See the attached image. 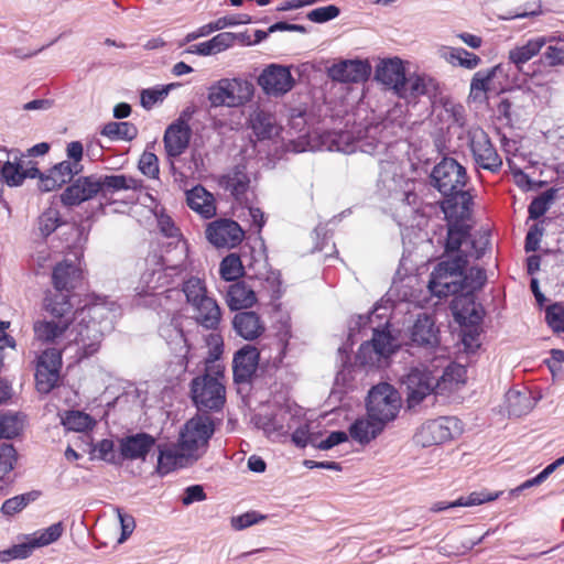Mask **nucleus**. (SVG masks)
<instances>
[{"label":"nucleus","mask_w":564,"mask_h":564,"mask_svg":"<svg viewBox=\"0 0 564 564\" xmlns=\"http://www.w3.org/2000/svg\"><path fill=\"white\" fill-rule=\"evenodd\" d=\"M438 334L433 316L425 313L417 315L409 329L411 346L424 349L426 361L433 357V362H438L436 367H442L445 364L446 348L440 346Z\"/></svg>","instance_id":"8"},{"label":"nucleus","mask_w":564,"mask_h":564,"mask_svg":"<svg viewBox=\"0 0 564 564\" xmlns=\"http://www.w3.org/2000/svg\"><path fill=\"white\" fill-rule=\"evenodd\" d=\"M257 301L252 288L245 282H237L229 285L226 293V302L231 311L251 307Z\"/></svg>","instance_id":"37"},{"label":"nucleus","mask_w":564,"mask_h":564,"mask_svg":"<svg viewBox=\"0 0 564 564\" xmlns=\"http://www.w3.org/2000/svg\"><path fill=\"white\" fill-rule=\"evenodd\" d=\"M155 438L147 433H137L122 437L119 442L120 456L126 460H145L154 448Z\"/></svg>","instance_id":"24"},{"label":"nucleus","mask_w":564,"mask_h":564,"mask_svg":"<svg viewBox=\"0 0 564 564\" xmlns=\"http://www.w3.org/2000/svg\"><path fill=\"white\" fill-rule=\"evenodd\" d=\"M206 344L209 349V356L206 359V370H209L210 367L208 365L218 360L223 354V337L218 333H212L206 337Z\"/></svg>","instance_id":"57"},{"label":"nucleus","mask_w":564,"mask_h":564,"mask_svg":"<svg viewBox=\"0 0 564 564\" xmlns=\"http://www.w3.org/2000/svg\"><path fill=\"white\" fill-rule=\"evenodd\" d=\"M64 527L62 522L53 523L46 529L39 530L32 534H29L35 549L50 545L56 542L63 534Z\"/></svg>","instance_id":"48"},{"label":"nucleus","mask_w":564,"mask_h":564,"mask_svg":"<svg viewBox=\"0 0 564 564\" xmlns=\"http://www.w3.org/2000/svg\"><path fill=\"white\" fill-rule=\"evenodd\" d=\"M100 193L99 178L95 175L77 178L61 195L65 206H77Z\"/></svg>","instance_id":"22"},{"label":"nucleus","mask_w":564,"mask_h":564,"mask_svg":"<svg viewBox=\"0 0 564 564\" xmlns=\"http://www.w3.org/2000/svg\"><path fill=\"white\" fill-rule=\"evenodd\" d=\"M25 541L15 545H12L11 547L0 551V562H9L11 560H24L28 558L33 551L35 550V546L30 538V535L24 536Z\"/></svg>","instance_id":"50"},{"label":"nucleus","mask_w":564,"mask_h":564,"mask_svg":"<svg viewBox=\"0 0 564 564\" xmlns=\"http://www.w3.org/2000/svg\"><path fill=\"white\" fill-rule=\"evenodd\" d=\"M94 453L97 458L107 463H116L115 444L111 440L105 438L94 446Z\"/></svg>","instance_id":"62"},{"label":"nucleus","mask_w":564,"mask_h":564,"mask_svg":"<svg viewBox=\"0 0 564 564\" xmlns=\"http://www.w3.org/2000/svg\"><path fill=\"white\" fill-rule=\"evenodd\" d=\"M160 231L167 238L172 239L170 245H173V256L176 260L186 262L187 259V243L182 239L180 229L175 226L170 216L161 215L158 219Z\"/></svg>","instance_id":"36"},{"label":"nucleus","mask_w":564,"mask_h":564,"mask_svg":"<svg viewBox=\"0 0 564 564\" xmlns=\"http://www.w3.org/2000/svg\"><path fill=\"white\" fill-rule=\"evenodd\" d=\"M371 66L368 61L341 59L327 68L330 79L338 83H361L368 79Z\"/></svg>","instance_id":"20"},{"label":"nucleus","mask_w":564,"mask_h":564,"mask_svg":"<svg viewBox=\"0 0 564 564\" xmlns=\"http://www.w3.org/2000/svg\"><path fill=\"white\" fill-rule=\"evenodd\" d=\"M398 171L399 165L397 163H382L379 182L391 195H400V199L411 204V198H414V194L408 188L409 181H406Z\"/></svg>","instance_id":"23"},{"label":"nucleus","mask_w":564,"mask_h":564,"mask_svg":"<svg viewBox=\"0 0 564 564\" xmlns=\"http://www.w3.org/2000/svg\"><path fill=\"white\" fill-rule=\"evenodd\" d=\"M290 421L291 414L286 411H281L273 415H257L254 417L257 427L261 429L268 437L273 440L289 434L293 427Z\"/></svg>","instance_id":"31"},{"label":"nucleus","mask_w":564,"mask_h":564,"mask_svg":"<svg viewBox=\"0 0 564 564\" xmlns=\"http://www.w3.org/2000/svg\"><path fill=\"white\" fill-rule=\"evenodd\" d=\"M486 232L471 235L467 225H451L447 230L445 250L456 252L447 260L441 261L432 271L429 290L437 297L452 294H469L479 290L486 282L484 269L473 267L465 270L470 260L480 259L489 247Z\"/></svg>","instance_id":"2"},{"label":"nucleus","mask_w":564,"mask_h":564,"mask_svg":"<svg viewBox=\"0 0 564 564\" xmlns=\"http://www.w3.org/2000/svg\"><path fill=\"white\" fill-rule=\"evenodd\" d=\"M220 276L226 281H234L243 273V267L239 256L230 253L225 257L219 267Z\"/></svg>","instance_id":"52"},{"label":"nucleus","mask_w":564,"mask_h":564,"mask_svg":"<svg viewBox=\"0 0 564 564\" xmlns=\"http://www.w3.org/2000/svg\"><path fill=\"white\" fill-rule=\"evenodd\" d=\"M253 84L243 77H224L207 87V100L212 108H239L252 100Z\"/></svg>","instance_id":"6"},{"label":"nucleus","mask_w":564,"mask_h":564,"mask_svg":"<svg viewBox=\"0 0 564 564\" xmlns=\"http://www.w3.org/2000/svg\"><path fill=\"white\" fill-rule=\"evenodd\" d=\"M555 197V189L551 188L546 192L542 193L540 196L535 197L529 205V216L531 219H538L542 217L547 209L550 208V205L554 200Z\"/></svg>","instance_id":"54"},{"label":"nucleus","mask_w":564,"mask_h":564,"mask_svg":"<svg viewBox=\"0 0 564 564\" xmlns=\"http://www.w3.org/2000/svg\"><path fill=\"white\" fill-rule=\"evenodd\" d=\"M188 207L208 219L215 216L216 205L213 194L207 192L202 185H196L186 192Z\"/></svg>","instance_id":"35"},{"label":"nucleus","mask_w":564,"mask_h":564,"mask_svg":"<svg viewBox=\"0 0 564 564\" xmlns=\"http://www.w3.org/2000/svg\"><path fill=\"white\" fill-rule=\"evenodd\" d=\"M258 84L265 94L281 96L293 88L294 79L288 67L272 64L260 74Z\"/></svg>","instance_id":"19"},{"label":"nucleus","mask_w":564,"mask_h":564,"mask_svg":"<svg viewBox=\"0 0 564 564\" xmlns=\"http://www.w3.org/2000/svg\"><path fill=\"white\" fill-rule=\"evenodd\" d=\"M468 139L476 164L484 170L498 172L502 166V160L488 134L481 128H471L468 131Z\"/></svg>","instance_id":"14"},{"label":"nucleus","mask_w":564,"mask_h":564,"mask_svg":"<svg viewBox=\"0 0 564 564\" xmlns=\"http://www.w3.org/2000/svg\"><path fill=\"white\" fill-rule=\"evenodd\" d=\"M62 367L59 349H46L37 358L35 380L41 393H48L58 382Z\"/></svg>","instance_id":"15"},{"label":"nucleus","mask_w":564,"mask_h":564,"mask_svg":"<svg viewBox=\"0 0 564 564\" xmlns=\"http://www.w3.org/2000/svg\"><path fill=\"white\" fill-rule=\"evenodd\" d=\"M214 431V422L208 415H195L188 420L178 440L183 453L189 455L194 460L198 459L205 451Z\"/></svg>","instance_id":"11"},{"label":"nucleus","mask_w":564,"mask_h":564,"mask_svg":"<svg viewBox=\"0 0 564 564\" xmlns=\"http://www.w3.org/2000/svg\"><path fill=\"white\" fill-rule=\"evenodd\" d=\"M259 361V352L252 346H245L234 357L232 368L236 382H246L254 373Z\"/></svg>","instance_id":"28"},{"label":"nucleus","mask_w":564,"mask_h":564,"mask_svg":"<svg viewBox=\"0 0 564 564\" xmlns=\"http://www.w3.org/2000/svg\"><path fill=\"white\" fill-rule=\"evenodd\" d=\"M376 77L383 85L392 88L398 96L405 94L404 83L406 77L400 58L383 61L376 70Z\"/></svg>","instance_id":"25"},{"label":"nucleus","mask_w":564,"mask_h":564,"mask_svg":"<svg viewBox=\"0 0 564 564\" xmlns=\"http://www.w3.org/2000/svg\"><path fill=\"white\" fill-rule=\"evenodd\" d=\"M65 429L75 432H85L95 425L94 419L82 411H68L62 417Z\"/></svg>","instance_id":"47"},{"label":"nucleus","mask_w":564,"mask_h":564,"mask_svg":"<svg viewBox=\"0 0 564 564\" xmlns=\"http://www.w3.org/2000/svg\"><path fill=\"white\" fill-rule=\"evenodd\" d=\"M401 383L405 389L406 403L410 409L419 405L436 389H441L438 375L435 373L431 364H420L419 366L411 367L409 372L402 378Z\"/></svg>","instance_id":"9"},{"label":"nucleus","mask_w":564,"mask_h":564,"mask_svg":"<svg viewBox=\"0 0 564 564\" xmlns=\"http://www.w3.org/2000/svg\"><path fill=\"white\" fill-rule=\"evenodd\" d=\"M400 409V393L390 383H379L369 391L367 399V413L369 417L378 420L386 425L397 417Z\"/></svg>","instance_id":"10"},{"label":"nucleus","mask_w":564,"mask_h":564,"mask_svg":"<svg viewBox=\"0 0 564 564\" xmlns=\"http://www.w3.org/2000/svg\"><path fill=\"white\" fill-rule=\"evenodd\" d=\"M232 327L246 340L258 338L265 329L260 316L252 311L237 313L232 319Z\"/></svg>","instance_id":"32"},{"label":"nucleus","mask_w":564,"mask_h":564,"mask_svg":"<svg viewBox=\"0 0 564 564\" xmlns=\"http://www.w3.org/2000/svg\"><path fill=\"white\" fill-rule=\"evenodd\" d=\"M138 130L135 126L128 121L108 122L104 126L101 134L111 140H132L137 137Z\"/></svg>","instance_id":"45"},{"label":"nucleus","mask_w":564,"mask_h":564,"mask_svg":"<svg viewBox=\"0 0 564 564\" xmlns=\"http://www.w3.org/2000/svg\"><path fill=\"white\" fill-rule=\"evenodd\" d=\"M447 59L453 65H458V66L464 67L466 69H474L481 62L479 56H477L474 53H470V52L466 51L465 48H460V47H458V48H456V47L449 48V53H448Z\"/></svg>","instance_id":"51"},{"label":"nucleus","mask_w":564,"mask_h":564,"mask_svg":"<svg viewBox=\"0 0 564 564\" xmlns=\"http://www.w3.org/2000/svg\"><path fill=\"white\" fill-rule=\"evenodd\" d=\"M384 425L371 417L356 420L349 427L351 438L360 444H367L381 433Z\"/></svg>","instance_id":"39"},{"label":"nucleus","mask_w":564,"mask_h":564,"mask_svg":"<svg viewBox=\"0 0 564 564\" xmlns=\"http://www.w3.org/2000/svg\"><path fill=\"white\" fill-rule=\"evenodd\" d=\"M499 497V492L474 491L466 497H459L454 501L457 507L478 506L488 501H494Z\"/></svg>","instance_id":"55"},{"label":"nucleus","mask_w":564,"mask_h":564,"mask_svg":"<svg viewBox=\"0 0 564 564\" xmlns=\"http://www.w3.org/2000/svg\"><path fill=\"white\" fill-rule=\"evenodd\" d=\"M31 501V494L19 495L7 499L2 507L1 512L6 516H13L22 511Z\"/></svg>","instance_id":"60"},{"label":"nucleus","mask_w":564,"mask_h":564,"mask_svg":"<svg viewBox=\"0 0 564 564\" xmlns=\"http://www.w3.org/2000/svg\"><path fill=\"white\" fill-rule=\"evenodd\" d=\"M339 14V8L335 4H329L313 9L307 13V19L314 23H325L336 19Z\"/></svg>","instance_id":"56"},{"label":"nucleus","mask_w":564,"mask_h":564,"mask_svg":"<svg viewBox=\"0 0 564 564\" xmlns=\"http://www.w3.org/2000/svg\"><path fill=\"white\" fill-rule=\"evenodd\" d=\"M161 262H156V268H148L140 276L134 288L135 296L139 300L144 299V304L153 306L158 296L169 291L174 283V279L180 276L185 269V262L176 260L170 256L161 257Z\"/></svg>","instance_id":"5"},{"label":"nucleus","mask_w":564,"mask_h":564,"mask_svg":"<svg viewBox=\"0 0 564 564\" xmlns=\"http://www.w3.org/2000/svg\"><path fill=\"white\" fill-rule=\"evenodd\" d=\"M544 58L550 66L564 65V43L556 41L550 44L544 52Z\"/></svg>","instance_id":"64"},{"label":"nucleus","mask_w":564,"mask_h":564,"mask_svg":"<svg viewBox=\"0 0 564 564\" xmlns=\"http://www.w3.org/2000/svg\"><path fill=\"white\" fill-rule=\"evenodd\" d=\"M139 170L148 177L156 178L159 175V160L152 152H143L139 160Z\"/></svg>","instance_id":"58"},{"label":"nucleus","mask_w":564,"mask_h":564,"mask_svg":"<svg viewBox=\"0 0 564 564\" xmlns=\"http://www.w3.org/2000/svg\"><path fill=\"white\" fill-rule=\"evenodd\" d=\"M83 280L82 270L72 262L58 263L52 273V281L55 288L54 294H65L68 296L69 302L74 303L76 295L70 294V291L76 289Z\"/></svg>","instance_id":"21"},{"label":"nucleus","mask_w":564,"mask_h":564,"mask_svg":"<svg viewBox=\"0 0 564 564\" xmlns=\"http://www.w3.org/2000/svg\"><path fill=\"white\" fill-rule=\"evenodd\" d=\"M37 224L41 235L47 237L63 224V220L57 209L48 208L39 217Z\"/></svg>","instance_id":"53"},{"label":"nucleus","mask_w":564,"mask_h":564,"mask_svg":"<svg viewBox=\"0 0 564 564\" xmlns=\"http://www.w3.org/2000/svg\"><path fill=\"white\" fill-rule=\"evenodd\" d=\"M383 129L384 124L377 122L357 123L351 130L314 131L307 137V147L311 151L373 154L382 145Z\"/></svg>","instance_id":"4"},{"label":"nucleus","mask_w":564,"mask_h":564,"mask_svg":"<svg viewBox=\"0 0 564 564\" xmlns=\"http://www.w3.org/2000/svg\"><path fill=\"white\" fill-rule=\"evenodd\" d=\"M500 70L501 67L497 65L476 72L470 82L469 98L474 101H484L488 91H497L494 80Z\"/></svg>","instance_id":"34"},{"label":"nucleus","mask_w":564,"mask_h":564,"mask_svg":"<svg viewBox=\"0 0 564 564\" xmlns=\"http://www.w3.org/2000/svg\"><path fill=\"white\" fill-rule=\"evenodd\" d=\"M263 519L264 516H261L256 511H249L243 514L232 517L230 523L235 530L239 531L249 528Z\"/></svg>","instance_id":"63"},{"label":"nucleus","mask_w":564,"mask_h":564,"mask_svg":"<svg viewBox=\"0 0 564 564\" xmlns=\"http://www.w3.org/2000/svg\"><path fill=\"white\" fill-rule=\"evenodd\" d=\"M404 90L405 94L399 95L400 98L415 99L420 96L434 98L438 94L440 86L436 79L427 75H414L406 78Z\"/></svg>","instance_id":"33"},{"label":"nucleus","mask_w":564,"mask_h":564,"mask_svg":"<svg viewBox=\"0 0 564 564\" xmlns=\"http://www.w3.org/2000/svg\"><path fill=\"white\" fill-rule=\"evenodd\" d=\"M250 180L242 171H234L223 175L219 185L226 192H229L237 200H240L249 188Z\"/></svg>","instance_id":"43"},{"label":"nucleus","mask_w":564,"mask_h":564,"mask_svg":"<svg viewBox=\"0 0 564 564\" xmlns=\"http://www.w3.org/2000/svg\"><path fill=\"white\" fill-rule=\"evenodd\" d=\"M460 422L456 417L443 416L427 421L421 425L415 433V443L429 447L445 443L452 440L455 434L460 433Z\"/></svg>","instance_id":"13"},{"label":"nucleus","mask_w":564,"mask_h":564,"mask_svg":"<svg viewBox=\"0 0 564 564\" xmlns=\"http://www.w3.org/2000/svg\"><path fill=\"white\" fill-rule=\"evenodd\" d=\"M468 182L466 169L453 158H444L430 174V184L437 189L443 200L441 208L451 225H464L471 217L474 197L465 189Z\"/></svg>","instance_id":"3"},{"label":"nucleus","mask_w":564,"mask_h":564,"mask_svg":"<svg viewBox=\"0 0 564 564\" xmlns=\"http://www.w3.org/2000/svg\"><path fill=\"white\" fill-rule=\"evenodd\" d=\"M446 355L447 351L445 352V364H443L442 367H436L438 362H433V357H431L427 360L431 364L432 368H434L435 373L438 375L441 387L444 386V388H446L447 383L457 384L459 382H463L466 373V370L463 366L448 362Z\"/></svg>","instance_id":"42"},{"label":"nucleus","mask_w":564,"mask_h":564,"mask_svg":"<svg viewBox=\"0 0 564 564\" xmlns=\"http://www.w3.org/2000/svg\"><path fill=\"white\" fill-rule=\"evenodd\" d=\"M23 427L22 417L18 413L0 414V437L13 438L20 434Z\"/></svg>","instance_id":"49"},{"label":"nucleus","mask_w":564,"mask_h":564,"mask_svg":"<svg viewBox=\"0 0 564 564\" xmlns=\"http://www.w3.org/2000/svg\"><path fill=\"white\" fill-rule=\"evenodd\" d=\"M8 155L12 160H8L1 167V176L9 186H19L26 177H37L39 169L25 167L18 151H10Z\"/></svg>","instance_id":"27"},{"label":"nucleus","mask_w":564,"mask_h":564,"mask_svg":"<svg viewBox=\"0 0 564 564\" xmlns=\"http://www.w3.org/2000/svg\"><path fill=\"white\" fill-rule=\"evenodd\" d=\"M206 237L217 248H234L241 242L243 231L238 223L219 219L208 225Z\"/></svg>","instance_id":"18"},{"label":"nucleus","mask_w":564,"mask_h":564,"mask_svg":"<svg viewBox=\"0 0 564 564\" xmlns=\"http://www.w3.org/2000/svg\"><path fill=\"white\" fill-rule=\"evenodd\" d=\"M196 323L206 329L216 330L221 322V310L217 301L208 296L191 306Z\"/></svg>","instance_id":"30"},{"label":"nucleus","mask_w":564,"mask_h":564,"mask_svg":"<svg viewBox=\"0 0 564 564\" xmlns=\"http://www.w3.org/2000/svg\"><path fill=\"white\" fill-rule=\"evenodd\" d=\"M393 338L387 328H373L371 340L364 343L357 354L362 365L373 366L393 351Z\"/></svg>","instance_id":"16"},{"label":"nucleus","mask_w":564,"mask_h":564,"mask_svg":"<svg viewBox=\"0 0 564 564\" xmlns=\"http://www.w3.org/2000/svg\"><path fill=\"white\" fill-rule=\"evenodd\" d=\"M555 41V37L538 36L529 40L525 44L517 46L509 52V59L518 68L539 54L547 43Z\"/></svg>","instance_id":"38"},{"label":"nucleus","mask_w":564,"mask_h":564,"mask_svg":"<svg viewBox=\"0 0 564 564\" xmlns=\"http://www.w3.org/2000/svg\"><path fill=\"white\" fill-rule=\"evenodd\" d=\"M183 315L173 314L167 323H163L160 326V335L165 339L166 344L174 351L175 360L172 365H175L173 372L178 377L183 375L187 369L189 346L185 337L183 327Z\"/></svg>","instance_id":"12"},{"label":"nucleus","mask_w":564,"mask_h":564,"mask_svg":"<svg viewBox=\"0 0 564 564\" xmlns=\"http://www.w3.org/2000/svg\"><path fill=\"white\" fill-rule=\"evenodd\" d=\"M545 318L554 333L564 332V308L561 305L554 304L547 307Z\"/></svg>","instance_id":"61"},{"label":"nucleus","mask_w":564,"mask_h":564,"mask_svg":"<svg viewBox=\"0 0 564 564\" xmlns=\"http://www.w3.org/2000/svg\"><path fill=\"white\" fill-rule=\"evenodd\" d=\"M17 453L11 444L0 445V480L13 469Z\"/></svg>","instance_id":"59"},{"label":"nucleus","mask_w":564,"mask_h":564,"mask_svg":"<svg viewBox=\"0 0 564 564\" xmlns=\"http://www.w3.org/2000/svg\"><path fill=\"white\" fill-rule=\"evenodd\" d=\"M100 183V193L107 195L119 191H139L142 188V182L127 175H106L98 177Z\"/></svg>","instance_id":"41"},{"label":"nucleus","mask_w":564,"mask_h":564,"mask_svg":"<svg viewBox=\"0 0 564 564\" xmlns=\"http://www.w3.org/2000/svg\"><path fill=\"white\" fill-rule=\"evenodd\" d=\"M214 373L208 372L194 378L191 382V395L198 411H220L226 402L224 375L219 365L214 366Z\"/></svg>","instance_id":"7"},{"label":"nucleus","mask_w":564,"mask_h":564,"mask_svg":"<svg viewBox=\"0 0 564 564\" xmlns=\"http://www.w3.org/2000/svg\"><path fill=\"white\" fill-rule=\"evenodd\" d=\"M249 127L254 137L262 140H271L281 132L274 115L262 109L254 110L249 117Z\"/></svg>","instance_id":"29"},{"label":"nucleus","mask_w":564,"mask_h":564,"mask_svg":"<svg viewBox=\"0 0 564 564\" xmlns=\"http://www.w3.org/2000/svg\"><path fill=\"white\" fill-rule=\"evenodd\" d=\"M45 308L51 319L37 321L34 334L37 340L53 344L61 352L74 349L78 359L87 358L99 349L106 332L112 329L119 306L105 296H90L74 311V303L65 294H50Z\"/></svg>","instance_id":"1"},{"label":"nucleus","mask_w":564,"mask_h":564,"mask_svg":"<svg viewBox=\"0 0 564 564\" xmlns=\"http://www.w3.org/2000/svg\"><path fill=\"white\" fill-rule=\"evenodd\" d=\"M191 137L192 129L182 117L166 128L163 143L172 167H174V159L178 158L187 150Z\"/></svg>","instance_id":"17"},{"label":"nucleus","mask_w":564,"mask_h":564,"mask_svg":"<svg viewBox=\"0 0 564 564\" xmlns=\"http://www.w3.org/2000/svg\"><path fill=\"white\" fill-rule=\"evenodd\" d=\"M182 291L191 306L209 296L205 282L196 276L185 280Z\"/></svg>","instance_id":"46"},{"label":"nucleus","mask_w":564,"mask_h":564,"mask_svg":"<svg viewBox=\"0 0 564 564\" xmlns=\"http://www.w3.org/2000/svg\"><path fill=\"white\" fill-rule=\"evenodd\" d=\"M188 459H192V457L183 453L180 443L177 447L166 446L164 448H160L158 470L161 474H169L177 467L185 466Z\"/></svg>","instance_id":"40"},{"label":"nucleus","mask_w":564,"mask_h":564,"mask_svg":"<svg viewBox=\"0 0 564 564\" xmlns=\"http://www.w3.org/2000/svg\"><path fill=\"white\" fill-rule=\"evenodd\" d=\"M79 173V171L75 170L70 165L69 161H62L51 167L46 173H41L39 171V187L43 192L54 191L68 183L75 175H78Z\"/></svg>","instance_id":"26"},{"label":"nucleus","mask_w":564,"mask_h":564,"mask_svg":"<svg viewBox=\"0 0 564 564\" xmlns=\"http://www.w3.org/2000/svg\"><path fill=\"white\" fill-rule=\"evenodd\" d=\"M506 402L509 415L518 417L527 414L532 408L531 398L517 390H509L506 393Z\"/></svg>","instance_id":"44"}]
</instances>
